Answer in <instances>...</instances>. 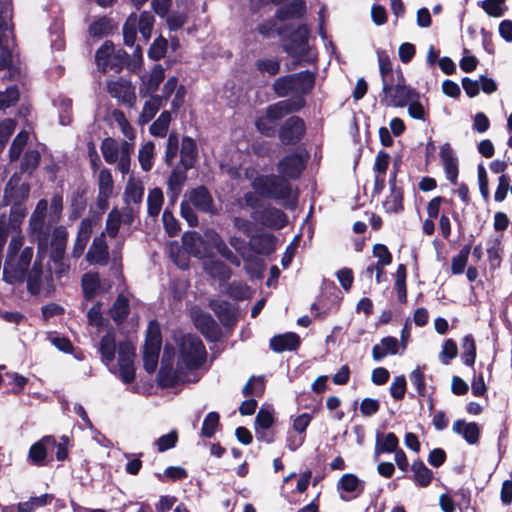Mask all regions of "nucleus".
<instances>
[{
  "mask_svg": "<svg viewBox=\"0 0 512 512\" xmlns=\"http://www.w3.org/2000/svg\"><path fill=\"white\" fill-rule=\"evenodd\" d=\"M137 16L136 14H131L126 20L123 26V39L124 43L127 46H133L136 40L137 34Z\"/></svg>",
  "mask_w": 512,
  "mask_h": 512,
  "instance_id": "47",
  "label": "nucleus"
},
{
  "mask_svg": "<svg viewBox=\"0 0 512 512\" xmlns=\"http://www.w3.org/2000/svg\"><path fill=\"white\" fill-rule=\"evenodd\" d=\"M382 86L384 96L381 103L386 106L404 107L417 96L412 89L405 85L402 73H398L394 80L385 82Z\"/></svg>",
  "mask_w": 512,
  "mask_h": 512,
  "instance_id": "7",
  "label": "nucleus"
},
{
  "mask_svg": "<svg viewBox=\"0 0 512 512\" xmlns=\"http://www.w3.org/2000/svg\"><path fill=\"white\" fill-rule=\"evenodd\" d=\"M300 340L295 333H286L274 336L270 340V348L275 352L294 350L299 346Z\"/></svg>",
  "mask_w": 512,
  "mask_h": 512,
  "instance_id": "27",
  "label": "nucleus"
},
{
  "mask_svg": "<svg viewBox=\"0 0 512 512\" xmlns=\"http://www.w3.org/2000/svg\"><path fill=\"white\" fill-rule=\"evenodd\" d=\"M160 347L161 334L159 324L156 321H151L147 327L143 349L144 368L148 373H153L157 367Z\"/></svg>",
  "mask_w": 512,
  "mask_h": 512,
  "instance_id": "9",
  "label": "nucleus"
},
{
  "mask_svg": "<svg viewBox=\"0 0 512 512\" xmlns=\"http://www.w3.org/2000/svg\"><path fill=\"white\" fill-rule=\"evenodd\" d=\"M98 189L99 195L103 199L109 198L113 192V178L108 169H102L98 175Z\"/></svg>",
  "mask_w": 512,
  "mask_h": 512,
  "instance_id": "44",
  "label": "nucleus"
},
{
  "mask_svg": "<svg viewBox=\"0 0 512 512\" xmlns=\"http://www.w3.org/2000/svg\"><path fill=\"white\" fill-rule=\"evenodd\" d=\"M171 122V114L168 111L162 112L156 121L150 126V133L156 137H164Z\"/></svg>",
  "mask_w": 512,
  "mask_h": 512,
  "instance_id": "42",
  "label": "nucleus"
},
{
  "mask_svg": "<svg viewBox=\"0 0 512 512\" xmlns=\"http://www.w3.org/2000/svg\"><path fill=\"white\" fill-rule=\"evenodd\" d=\"M116 28L113 21L107 17L95 20L89 27L92 36L103 37L110 34Z\"/></svg>",
  "mask_w": 512,
  "mask_h": 512,
  "instance_id": "40",
  "label": "nucleus"
},
{
  "mask_svg": "<svg viewBox=\"0 0 512 512\" xmlns=\"http://www.w3.org/2000/svg\"><path fill=\"white\" fill-rule=\"evenodd\" d=\"M304 165L305 162L301 155L291 154L279 161L277 169L281 176L295 179L301 174Z\"/></svg>",
  "mask_w": 512,
  "mask_h": 512,
  "instance_id": "17",
  "label": "nucleus"
},
{
  "mask_svg": "<svg viewBox=\"0 0 512 512\" xmlns=\"http://www.w3.org/2000/svg\"><path fill=\"white\" fill-rule=\"evenodd\" d=\"M33 257V249L25 247L20 253L6 259L3 279L10 283L22 282L27 276V268Z\"/></svg>",
  "mask_w": 512,
  "mask_h": 512,
  "instance_id": "8",
  "label": "nucleus"
},
{
  "mask_svg": "<svg viewBox=\"0 0 512 512\" xmlns=\"http://www.w3.org/2000/svg\"><path fill=\"white\" fill-rule=\"evenodd\" d=\"M274 422V417L272 412L269 409L261 408L255 419L256 432L259 433L260 430L269 429Z\"/></svg>",
  "mask_w": 512,
  "mask_h": 512,
  "instance_id": "56",
  "label": "nucleus"
},
{
  "mask_svg": "<svg viewBox=\"0 0 512 512\" xmlns=\"http://www.w3.org/2000/svg\"><path fill=\"white\" fill-rule=\"evenodd\" d=\"M28 138H29V134L27 131L19 132L17 134V136L14 138V140L11 144L10 150H9L10 159L12 161L17 160L20 157V155L28 141Z\"/></svg>",
  "mask_w": 512,
  "mask_h": 512,
  "instance_id": "53",
  "label": "nucleus"
},
{
  "mask_svg": "<svg viewBox=\"0 0 512 512\" xmlns=\"http://www.w3.org/2000/svg\"><path fill=\"white\" fill-rule=\"evenodd\" d=\"M48 213V202L45 199H41L29 220L30 232L36 235L40 248L48 245L47 232L51 225L48 223Z\"/></svg>",
  "mask_w": 512,
  "mask_h": 512,
  "instance_id": "11",
  "label": "nucleus"
},
{
  "mask_svg": "<svg viewBox=\"0 0 512 512\" xmlns=\"http://www.w3.org/2000/svg\"><path fill=\"white\" fill-rule=\"evenodd\" d=\"M137 25L142 37L147 41L151 37L154 16L146 11L141 13L140 18H137Z\"/></svg>",
  "mask_w": 512,
  "mask_h": 512,
  "instance_id": "54",
  "label": "nucleus"
},
{
  "mask_svg": "<svg viewBox=\"0 0 512 512\" xmlns=\"http://www.w3.org/2000/svg\"><path fill=\"white\" fill-rule=\"evenodd\" d=\"M187 197L188 203L193 205L199 211L210 214L215 213L216 210L213 205L212 197L205 187L200 186L192 189L188 193Z\"/></svg>",
  "mask_w": 512,
  "mask_h": 512,
  "instance_id": "19",
  "label": "nucleus"
},
{
  "mask_svg": "<svg viewBox=\"0 0 512 512\" xmlns=\"http://www.w3.org/2000/svg\"><path fill=\"white\" fill-rule=\"evenodd\" d=\"M505 1L506 0H484L481 3V7L489 16L498 18L507 10Z\"/></svg>",
  "mask_w": 512,
  "mask_h": 512,
  "instance_id": "50",
  "label": "nucleus"
},
{
  "mask_svg": "<svg viewBox=\"0 0 512 512\" xmlns=\"http://www.w3.org/2000/svg\"><path fill=\"white\" fill-rule=\"evenodd\" d=\"M255 65L260 72L268 73L270 76L276 75L280 70V60L277 58L259 59Z\"/></svg>",
  "mask_w": 512,
  "mask_h": 512,
  "instance_id": "57",
  "label": "nucleus"
},
{
  "mask_svg": "<svg viewBox=\"0 0 512 512\" xmlns=\"http://www.w3.org/2000/svg\"><path fill=\"white\" fill-rule=\"evenodd\" d=\"M98 352L102 362L110 369L118 370V375L125 383L135 378V348L130 341H123L116 346L115 333L108 331L99 341Z\"/></svg>",
  "mask_w": 512,
  "mask_h": 512,
  "instance_id": "1",
  "label": "nucleus"
},
{
  "mask_svg": "<svg viewBox=\"0 0 512 512\" xmlns=\"http://www.w3.org/2000/svg\"><path fill=\"white\" fill-rule=\"evenodd\" d=\"M62 210H63L62 196L59 194H55L50 201L49 213H48V223L54 224V223L58 222V220L61 217Z\"/></svg>",
  "mask_w": 512,
  "mask_h": 512,
  "instance_id": "55",
  "label": "nucleus"
},
{
  "mask_svg": "<svg viewBox=\"0 0 512 512\" xmlns=\"http://www.w3.org/2000/svg\"><path fill=\"white\" fill-rule=\"evenodd\" d=\"M204 239L208 245L209 252L210 248L214 247L223 258L236 266H240V259L229 249L217 232L214 230H207L204 233Z\"/></svg>",
  "mask_w": 512,
  "mask_h": 512,
  "instance_id": "15",
  "label": "nucleus"
},
{
  "mask_svg": "<svg viewBox=\"0 0 512 512\" xmlns=\"http://www.w3.org/2000/svg\"><path fill=\"white\" fill-rule=\"evenodd\" d=\"M165 72L164 68L161 65H155L151 70L147 80L143 83V86L140 88V94L149 95L154 93L160 83L164 80Z\"/></svg>",
  "mask_w": 512,
  "mask_h": 512,
  "instance_id": "30",
  "label": "nucleus"
},
{
  "mask_svg": "<svg viewBox=\"0 0 512 512\" xmlns=\"http://www.w3.org/2000/svg\"><path fill=\"white\" fill-rule=\"evenodd\" d=\"M220 416L217 412H209L202 424L201 436L210 438L219 426Z\"/></svg>",
  "mask_w": 512,
  "mask_h": 512,
  "instance_id": "51",
  "label": "nucleus"
},
{
  "mask_svg": "<svg viewBox=\"0 0 512 512\" xmlns=\"http://www.w3.org/2000/svg\"><path fill=\"white\" fill-rule=\"evenodd\" d=\"M88 324L100 329L103 327L105 320L102 316L101 304L96 303L87 312Z\"/></svg>",
  "mask_w": 512,
  "mask_h": 512,
  "instance_id": "63",
  "label": "nucleus"
},
{
  "mask_svg": "<svg viewBox=\"0 0 512 512\" xmlns=\"http://www.w3.org/2000/svg\"><path fill=\"white\" fill-rule=\"evenodd\" d=\"M47 246H38L37 258L33 264L32 269L28 272L27 286L32 294H45L50 295L54 290L53 275L51 268L44 265L42 260L46 253Z\"/></svg>",
  "mask_w": 512,
  "mask_h": 512,
  "instance_id": "4",
  "label": "nucleus"
},
{
  "mask_svg": "<svg viewBox=\"0 0 512 512\" xmlns=\"http://www.w3.org/2000/svg\"><path fill=\"white\" fill-rule=\"evenodd\" d=\"M107 91L112 98H115L123 105L133 107L136 103L135 88L132 83L124 78L109 80Z\"/></svg>",
  "mask_w": 512,
  "mask_h": 512,
  "instance_id": "12",
  "label": "nucleus"
},
{
  "mask_svg": "<svg viewBox=\"0 0 512 512\" xmlns=\"http://www.w3.org/2000/svg\"><path fill=\"white\" fill-rule=\"evenodd\" d=\"M0 69H7L10 78L19 74L13 37L12 8L9 3L0 5Z\"/></svg>",
  "mask_w": 512,
  "mask_h": 512,
  "instance_id": "2",
  "label": "nucleus"
},
{
  "mask_svg": "<svg viewBox=\"0 0 512 512\" xmlns=\"http://www.w3.org/2000/svg\"><path fill=\"white\" fill-rule=\"evenodd\" d=\"M54 499L52 494H42L40 496L31 497L25 502L17 504L18 512H34L36 509L49 505Z\"/></svg>",
  "mask_w": 512,
  "mask_h": 512,
  "instance_id": "32",
  "label": "nucleus"
},
{
  "mask_svg": "<svg viewBox=\"0 0 512 512\" xmlns=\"http://www.w3.org/2000/svg\"><path fill=\"white\" fill-rule=\"evenodd\" d=\"M304 9V3L300 0H293L289 7L281 8L277 15L281 20H285L289 17L301 15Z\"/></svg>",
  "mask_w": 512,
  "mask_h": 512,
  "instance_id": "62",
  "label": "nucleus"
},
{
  "mask_svg": "<svg viewBox=\"0 0 512 512\" xmlns=\"http://www.w3.org/2000/svg\"><path fill=\"white\" fill-rule=\"evenodd\" d=\"M134 145L129 141H123L120 148V157L117 161V168L122 174H127L130 171L131 154L133 153Z\"/></svg>",
  "mask_w": 512,
  "mask_h": 512,
  "instance_id": "39",
  "label": "nucleus"
},
{
  "mask_svg": "<svg viewBox=\"0 0 512 512\" xmlns=\"http://www.w3.org/2000/svg\"><path fill=\"white\" fill-rule=\"evenodd\" d=\"M15 128L16 122L12 119H5L0 122V152L5 148Z\"/></svg>",
  "mask_w": 512,
  "mask_h": 512,
  "instance_id": "59",
  "label": "nucleus"
},
{
  "mask_svg": "<svg viewBox=\"0 0 512 512\" xmlns=\"http://www.w3.org/2000/svg\"><path fill=\"white\" fill-rule=\"evenodd\" d=\"M162 98L159 96L151 97L143 106L142 112L139 117L140 124L148 123L162 107Z\"/></svg>",
  "mask_w": 512,
  "mask_h": 512,
  "instance_id": "37",
  "label": "nucleus"
},
{
  "mask_svg": "<svg viewBox=\"0 0 512 512\" xmlns=\"http://www.w3.org/2000/svg\"><path fill=\"white\" fill-rule=\"evenodd\" d=\"M415 482L422 487L429 485L432 479L431 471L422 463L415 462L412 465Z\"/></svg>",
  "mask_w": 512,
  "mask_h": 512,
  "instance_id": "48",
  "label": "nucleus"
},
{
  "mask_svg": "<svg viewBox=\"0 0 512 512\" xmlns=\"http://www.w3.org/2000/svg\"><path fill=\"white\" fill-rule=\"evenodd\" d=\"M251 185L261 196L284 200L286 205H292L296 198L290 184L285 179L274 175L258 176Z\"/></svg>",
  "mask_w": 512,
  "mask_h": 512,
  "instance_id": "3",
  "label": "nucleus"
},
{
  "mask_svg": "<svg viewBox=\"0 0 512 512\" xmlns=\"http://www.w3.org/2000/svg\"><path fill=\"white\" fill-rule=\"evenodd\" d=\"M304 105L305 100L303 97L294 96L291 99L282 100L270 105L267 107L265 114L277 123L287 114L299 111Z\"/></svg>",
  "mask_w": 512,
  "mask_h": 512,
  "instance_id": "13",
  "label": "nucleus"
},
{
  "mask_svg": "<svg viewBox=\"0 0 512 512\" xmlns=\"http://www.w3.org/2000/svg\"><path fill=\"white\" fill-rule=\"evenodd\" d=\"M121 222V212L117 208H113L107 216L105 232L110 237H115L118 234Z\"/></svg>",
  "mask_w": 512,
  "mask_h": 512,
  "instance_id": "49",
  "label": "nucleus"
},
{
  "mask_svg": "<svg viewBox=\"0 0 512 512\" xmlns=\"http://www.w3.org/2000/svg\"><path fill=\"white\" fill-rule=\"evenodd\" d=\"M342 500H349L359 495L363 489V482L354 474H345L341 477L337 484Z\"/></svg>",
  "mask_w": 512,
  "mask_h": 512,
  "instance_id": "20",
  "label": "nucleus"
},
{
  "mask_svg": "<svg viewBox=\"0 0 512 512\" xmlns=\"http://www.w3.org/2000/svg\"><path fill=\"white\" fill-rule=\"evenodd\" d=\"M399 342L395 337H384L379 344L372 348V358L375 361H380L387 355H395L398 353Z\"/></svg>",
  "mask_w": 512,
  "mask_h": 512,
  "instance_id": "26",
  "label": "nucleus"
},
{
  "mask_svg": "<svg viewBox=\"0 0 512 512\" xmlns=\"http://www.w3.org/2000/svg\"><path fill=\"white\" fill-rule=\"evenodd\" d=\"M206 358V350L202 341L193 335H185L182 337L179 346V360L177 368L182 370H194L199 368Z\"/></svg>",
  "mask_w": 512,
  "mask_h": 512,
  "instance_id": "6",
  "label": "nucleus"
},
{
  "mask_svg": "<svg viewBox=\"0 0 512 512\" xmlns=\"http://www.w3.org/2000/svg\"><path fill=\"white\" fill-rule=\"evenodd\" d=\"M205 271L213 278L221 281L227 280L230 275V269L220 260L209 258L203 263Z\"/></svg>",
  "mask_w": 512,
  "mask_h": 512,
  "instance_id": "31",
  "label": "nucleus"
},
{
  "mask_svg": "<svg viewBox=\"0 0 512 512\" xmlns=\"http://www.w3.org/2000/svg\"><path fill=\"white\" fill-rule=\"evenodd\" d=\"M458 348L452 339L445 340L439 358L443 364H448L449 361L457 356Z\"/></svg>",
  "mask_w": 512,
  "mask_h": 512,
  "instance_id": "64",
  "label": "nucleus"
},
{
  "mask_svg": "<svg viewBox=\"0 0 512 512\" xmlns=\"http://www.w3.org/2000/svg\"><path fill=\"white\" fill-rule=\"evenodd\" d=\"M251 218L257 223L274 229H280L287 223L286 215L281 210L273 207L253 211Z\"/></svg>",
  "mask_w": 512,
  "mask_h": 512,
  "instance_id": "14",
  "label": "nucleus"
},
{
  "mask_svg": "<svg viewBox=\"0 0 512 512\" xmlns=\"http://www.w3.org/2000/svg\"><path fill=\"white\" fill-rule=\"evenodd\" d=\"M108 258V246L105 242V233L103 232L94 238L93 243L86 254V259L91 264L105 265L108 262Z\"/></svg>",
  "mask_w": 512,
  "mask_h": 512,
  "instance_id": "21",
  "label": "nucleus"
},
{
  "mask_svg": "<svg viewBox=\"0 0 512 512\" xmlns=\"http://www.w3.org/2000/svg\"><path fill=\"white\" fill-rule=\"evenodd\" d=\"M120 148L116 140L112 138H106L102 141L101 144V152L105 161L109 164H114L118 161L120 157Z\"/></svg>",
  "mask_w": 512,
  "mask_h": 512,
  "instance_id": "36",
  "label": "nucleus"
},
{
  "mask_svg": "<svg viewBox=\"0 0 512 512\" xmlns=\"http://www.w3.org/2000/svg\"><path fill=\"white\" fill-rule=\"evenodd\" d=\"M163 193L161 189L154 188L152 189L147 198V205H148V214L152 217L158 216L162 205H163Z\"/></svg>",
  "mask_w": 512,
  "mask_h": 512,
  "instance_id": "43",
  "label": "nucleus"
},
{
  "mask_svg": "<svg viewBox=\"0 0 512 512\" xmlns=\"http://www.w3.org/2000/svg\"><path fill=\"white\" fill-rule=\"evenodd\" d=\"M194 324L200 332L209 339L219 336V327L211 315L203 312H195L193 315Z\"/></svg>",
  "mask_w": 512,
  "mask_h": 512,
  "instance_id": "23",
  "label": "nucleus"
},
{
  "mask_svg": "<svg viewBox=\"0 0 512 512\" xmlns=\"http://www.w3.org/2000/svg\"><path fill=\"white\" fill-rule=\"evenodd\" d=\"M167 50V40L162 36L157 37L148 50V56L153 60L164 57Z\"/></svg>",
  "mask_w": 512,
  "mask_h": 512,
  "instance_id": "58",
  "label": "nucleus"
},
{
  "mask_svg": "<svg viewBox=\"0 0 512 512\" xmlns=\"http://www.w3.org/2000/svg\"><path fill=\"white\" fill-rule=\"evenodd\" d=\"M99 276L96 273H86L82 277V289L87 299H91L99 288Z\"/></svg>",
  "mask_w": 512,
  "mask_h": 512,
  "instance_id": "46",
  "label": "nucleus"
},
{
  "mask_svg": "<svg viewBox=\"0 0 512 512\" xmlns=\"http://www.w3.org/2000/svg\"><path fill=\"white\" fill-rule=\"evenodd\" d=\"M97 223V220L92 218H84L81 220L78 230V235L74 243L72 254L78 258L84 252L86 245L90 239L93 231V226Z\"/></svg>",
  "mask_w": 512,
  "mask_h": 512,
  "instance_id": "22",
  "label": "nucleus"
},
{
  "mask_svg": "<svg viewBox=\"0 0 512 512\" xmlns=\"http://www.w3.org/2000/svg\"><path fill=\"white\" fill-rule=\"evenodd\" d=\"M305 132V125L302 119L293 116L283 124L280 130V139L284 144L297 142Z\"/></svg>",
  "mask_w": 512,
  "mask_h": 512,
  "instance_id": "16",
  "label": "nucleus"
},
{
  "mask_svg": "<svg viewBox=\"0 0 512 512\" xmlns=\"http://www.w3.org/2000/svg\"><path fill=\"white\" fill-rule=\"evenodd\" d=\"M378 63L379 70L382 78V84L388 82L390 80H394L398 73H402L401 71H393L392 63L390 57L384 51H378Z\"/></svg>",
  "mask_w": 512,
  "mask_h": 512,
  "instance_id": "35",
  "label": "nucleus"
},
{
  "mask_svg": "<svg viewBox=\"0 0 512 512\" xmlns=\"http://www.w3.org/2000/svg\"><path fill=\"white\" fill-rule=\"evenodd\" d=\"M242 392L245 396H260L264 392V381L261 377H251L244 385Z\"/></svg>",
  "mask_w": 512,
  "mask_h": 512,
  "instance_id": "60",
  "label": "nucleus"
},
{
  "mask_svg": "<svg viewBox=\"0 0 512 512\" xmlns=\"http://www.w3.org/2000/svg\"><path fill=\"white\" fill-rule=\"evenodd\" d=\"M403 195L400 189L394 184L391 185L390 194L383 202V208L388 213H398L403 209Z\"/></svg>",
  "mask_w": 512,
  "mask_h": 512,
  "instance_id": "34",
  "label": "nucleus"
},
{
  "mask_svg": "<svg viewBox=\"0 0 512 512\" xmlns=\"http://www.w3.org/2000/svg\"><path fill=\"white\" fill-rule=\"evenodd\" d=\"M129 313V298L126 294L120 293L110 309L112 319L120 323L126 319Z\"/></svg>",
  "mask_w": 512,
  "mask_h": 512,
  "instance_id": "33",
  "label": "nucleus"
},
{
  "mask_svg": "<svg viewBox=\"0 0 512 512\" xmlns=\"http://www.w3.org/2000/svg\"><path fill=\"white\" fill-rule=\"evenodd\" d=\"M39 162H40V153L35 149L28 150L24 155V159L21 164V170L23 172L31 173L34 169H36Z\"/></svg>",
  "mask_w": 512,
  "mask_h": 512,
  "instance_id": "61",
  "label": "nucleus"
},
{
  "mask_svg": "<svg viewBox=\"0 0 512 512\" xmlns=\"http://www.w3.org/2000/svg\"><path fill=\"white\" fill-rule=\"evenodd\" d=\"M14 178H12L6 186L4 199L7 204L11 203H19L25 200L30 192L29 185L26 183H22L17 186L14 184Z\"/></svg>",
  "mask_w": 512,
  "mask_h": 512,
  "instance_id": "28",
  "label": "nucleus"
},
{
  "mask_svg": "<svg viewBox=\"0 0 512 512\" xmlns=\"http://www.w3.org/2000/svg\"><path fill=\"white\" fill-rule=\"evenodd\" d=\"M462 349H463V354H462L463 362L468 366H472L476 359V347H475L474 339L471 335H467L464 337L463 343H462Z\"/></svg>",
  "mask_w": 512,
  "mask_h": 512,
  "instance_id": "52",
  "label": "nucleus"
},
{
  "mask_svg": "<svg viewBox=\"0 0 512 512\" xmlns=\"http://www.w3.org/2000/svg\"><path fill=\"white\" fill-rule=\"evenodd\" d=\"M196 156V145L195 142L185 137L181 143V163L185 169L191 168Z\"/></svg>",
  "mask_w": 512,
  "mask_h": 512,
  "instance_id": "38",
  "label": "nucleus"
},
{
  "mask_svg": "<svg viewBox=\"0 0 512 512\" xmlns=\"http://www.w3.org/2000/svg\"><path fill=\"white\" fill-rule=\"evenodd\" d=\"M314 86V75L309 71H303L279 77L273 83V90L279 97L290 94L301 96L309 92Z\"/></svg>",
  "mask_w": 512,
  "mask_h": 512,
  "instance_id": "5",
  "label": "nucleus"
},
{
  "mask_svg": "<svg viewBox=\"0 0 512 512\" xmlns=\"http://www.w3.org/2000/svg\"><path fill=\"white\" fill-rule=\"evenodd\" d=\"M452 429L455 433L462 435L470 445L475 444L479 438L480 431L476 423L457 420L453 423Z\"/></svg>",
  "mask_w": 512,
  "mask_h": 512,
  "instance_id": "29",
  "label": "nucleus"
},
{
  "mask_svg": "<svg viewBox=\"0 0 512 512\" xmlns=\"http://www.w3.org/2000/svg\"><path fill=\"white\" fill-rule=\"evenodd\" d=\"M67 238L68 232L64 226H58L54 228L50 242L52 248L50 258L53 261L62 259L66 248Z\"/></svg>",
  "mask_w": 512,
  "mask_h": 512,
  "instance_id": "25",
  "label": "nucleus"
},
{
  "mask_svg": "<svg viewBox=\"0 0 512 512\" xmlns=\"http://www.w3.org/2000/svg\"><path fill=\"white\" fill-rule=\"evenodd\" d=\"M144 196V185L141 180L129 178L125 186L123 199L125 205L139 207Z\"/></svg>",
  "mask_w": 512,
  "mask_h": 512,
  "instance_id": "24",
  "label": "nucleus"
},
{
  "mask_svg": "<svg viewBox=\"0 0 512 512\" xmlns=\"http://www.w3.org/2000/svg\"><path fill=\"white\" fill-rule=\"evenodd\" d=\"M154 150H155V146H154L153 142H151V141L146 142L139 149L138 160H139L141 168L144 171L151 170V168L153 166Z\"/></svg>",
  "mask_w": 512,
  "mask_h": 512,
  "instance_id": "41",
  "label": "nucleus"
},
{
  "mask_svg": "<svg viewBox=\"0 0 512 512\" xmlns=\"http://www.w3.org/2000/svg\"><path fill=\"white\" fill-rule=\"evenodd\" d=\"M95 60L97 67L103 72H120L126 63L127 53L122 49L115 50L114 45L106 41L97 50Z\"/></svg>",
  "mask_w": 512,
  "mask_h": 512,
  "instance_id": "10",
  "label": "nucleus"
},
{
  "mask_svg": "<svg viewBox=\"0 0 512 512\" xmlns=\"http://www.w3.org/2000/svg\"><path fill=\"white\" fill-rule=\"evenodd\" d=\"M184 249L191 255L198 258H205L209 255L208 245L204 237L197 232H187L182 237Z\"/></svg>",
  "mask_w": 512,
  "mask_h": 512,
  "instance_id": "18",
  "label": "nucleus"
},
{
  "mask_svg": "<svg viewBox=\"0 0 512 512\" xmlns=\"http://www.w3.org/2000/svg\"><path fill=\"white\" fill-rule=\"evenodd\" d=\"M112 120L118 125L123 135L128 140H133L135 137V132L129 121L125 117L124 113L120 110H114L111 114Z\"/></svg>",
  "mask_w": 512,
  "mask_h": 512,
  "instance_id": "45",
  "label": "nucleus"
}]
</instances>
